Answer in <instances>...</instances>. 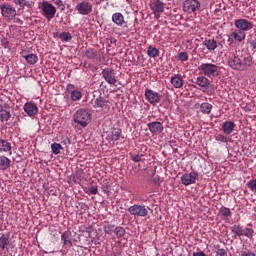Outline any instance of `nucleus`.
I'll return each instance as SVG.
<instances>
[{
  "mask_svg": "<svg viewBox=\"0 0 256 256\" xmlns=\"http://www.w3.org/2000/svg\"><path fill=\"white\" fill-rule=\"evenodd\" d=\"M0 11L2 17L6 21H14L15 17H17V10L15 7L11 6L9 3H4L0 5Z\"/></svg>",
  "mask_w": 256,
  "mask_h": 256,
  "instance_id": "nucleus-4",
  "label": "nucleus"
},
{
  "mask_svg": "<svg viewBox=\"0 0 256 256\" xmlns=\"http://www.w3.org/2000/svg\"><path fill=\"white\" fill-rule=\"evenodd\" d=\"M217 256H227V250L220 248L216 251Z\"/></svg>",
  "mask_w": 256,
  "mask_h": 256,
  "instance_id": "nucleus-49",
  "label": "nucleus"
},
{
  "mask_svg": "<svg viewBox=\"0 0 256 256\" xmlns=\"http://www.w3.org/2000/svg\"><path fill=\"white\" fill-rule=\"evenodd\" d=\"M234 129H235V122L233 121H226L222 124V131L225 135H231Z\"/></svg>",
  "mask_w": 256,
  "mask_h": 256,
  "instance_id": "nucleus-20",
  "label": "nucleus"
},
{
  "mask_svg": "<svg viewBox=\"0 0 256 256\" xmlns=\"http://www.w3.org/2000/svg\"><path fill=\"white\" fill-rule=\"evenodd\" d=\"M97 107H98V112L101 111L102 115H105L107 111H109V106L107 105V100L104 98H99L97 101Z\"/></svg>",
  "mask_w": 256,
  "mask_h": 256,
  "instance_id": "nucleus-22",
  "label": "nucleus"
},
{
  "mask_svg": "<svg viewBox=\"0 0 256 256\" xmlns=\"http://www.w3.org/2000/svg\"><path fill=\"white\" fill-rule=\"evenodd\" d=\"M203 45L206 46L208 51H215V49H217V47H218L217 40H215V39H206L203 42Z\"/></svg>",
  "mask_w": 256,
  "mask_h": 256,
  "instance_id": "nucleus-25",
  "label": "nucleus"
},
{
  "mask_svg": "<svg viewBox=\"0 0 256 256\" xmlns=\"http://www.w3.org/2000/svg\"><path fill=\"white\" fill-rule=\"evenodd\" d=\"M213 109V105L209 104L207 102H204L200 105V111L201 113H203L204 115H209V113H211Z\"/></svg>",
  "mask_w": 256,
  "mask_h": 256,
  "instance_id": "nucleus-29",
  "label": "nucleus"
},
{
  "mask_svg": "<svg viewBox=\"0 0 256 256\" xmlns=\"http://www.w3.org/2000/svg\"><path fill=\"white\" fill-rule=\"evenodd\" d=\"M117 43V40L115 38L110 39V45H115Z\"/></svg>",
  "mask_w": 256,
  "mask_h": 256,
  "instance_id": "nucleus-55",
  "label": "nucleus"
},
{
  "mask_svg": "<svg viewBox=\"0 0 256 256\" xmlns=\"http://www.w3.org/2000/svg\"><path fill=\"white\" fill-rule=\"evenodd\" d=\"M179 61H189V54L187 52H180L178 54Z\"/></svg>",
  "mask_w": 256,
  "mask_h": 256,
  "instance_id": "nucleus-41",
  "label": "nucleus"
},
{
  "mask_svg": "<svg viewBox=\"0 0 256 256\" xmlns=\"http://www.w3.org/2000/svg\"><path fill=\"white\" fill-rule=\"evenodd\" d=\"M195 83L196 85H198V87H201L202 89H209V87H211V80H209V78H207L205 74L198 76Z\"/></svg>",
  "mask_w": 256,
  "mask_h": 256,
  "instance_id": "nucleus-14",
  "label": "nucleus"
},
{
  "mask_svg": "<svg viewBox=\"0 0 256 256\" xmlns=\"http://www.w3.org/2000/svg\"><path fill=\"white\" fill-rule=\"evenodd\" d=\"M170 83L174 89H181L183 87V78L179 74H174L170 78Z\"/></svg>",
  "mask_w": 256,
  "mask_h": 256,
  "instance_id": "nucleus-18",
  "label": "nucleus"
},
{
  "mask_svg": "<svg viewBox=\"0 0 256 256\" xmlns=\"http://www.w3.org/2000/svg\"><path fill=\"white\" fill-rule=\"evenodd\" d=\"M10 241L9 237H6L5 235H2L0 237V249L1 251H5V249H9Z\"/></svg>",
  "mask_w": 256,
  "mask_h": 256,
  "instance_id": "nucleus-28",
  "label": "nucleus"
},
{
  "mask_svg": "<svg viewBox=\"0 0 256 256\" xmlns=\"http://www.w3.org/2000/svg\"><path fill=\"white\" fill-rule=\"evenodd\" d=\"M114 233L116 235V237L121 238L125 235V228L118 226L114 229Z\"/></svg>",
  "mask_w": 256,
  "mask_h": 256,
  "instance_id": "nucleus-37",
  "label": "nucleus"
},
{
  "mask_svg": "<svg viewBox=\"0 0 256 256\" xmlns=\"http://www.w3.org/2000/svg\"><path fill=\"white\" fill-rule=\"evenodd\" d=\"M193 256H207V254H205V252L200 251V252H194Z\"/></svg>",
  "mask_w": 256,
  "mask_h": 256,
  "instance_id": "nucleus-52",
  "label": "nucleus"
},
{
  "mask_svg": "<svg viewBox=\"0 0 256 256\" xmlns=\"http://www.w3.org/2000/svg\"><path fill=\"white\" fill-rule=\"evenodd\" d=\"M251 65H253V57H245L242 62V71H247V68L251 67Z\"/></svg>",
  "mask_w": 256,
  "mask_h": 256,
  "instance_id": "nucleus-32",
  "label": "nucleus"
},
{
  "mask_svg": "<svg viewBox=\"0 0 256 256\" xmlns=\"http://www.w3.org/2000/svg\"><path fill=\"white\" fill-rule=\"evenodd\" d=\"M104 231L108 235H112L113 233H115V226L108 224V225L104 226Z\"/></svg>",
  "mask_w": 256,
  "mask_h": 256,
  "instance_id": "nucleus-40",
  "label": "nucleus"
},
{
  "mask_svg": "<svg viewBox=\"0 0 256 256\" xmlns=\"http://www.w3.org/2000/svg\"><path fill=\"white\" fill-rule=\"evenodd\" d=\"M152 11L155 14V17L159 19V15L165 11V4L160 0H156L153 2Z\"/></svg>",
  "mask_w": 256,
  "mask_h": 256,
  "instance_id": "nucleus-13",
  "label": "nucleus"
},
{
  "mask_svg": "<svg viewBox=\"0 0 256 256\" xmlns=\"http://www.w3.org/2000/svg\"><path fill=\"white\" fill-rule=\"evenodd\" d=\"M5 109H3V105L0 104V113L3 112Z\"/></svg>",
  "mask_w": 256,
  "mask_h": 256,
  "instance_id": "nucleus-57",
  "label": "nucleus"
},
{
  "mask_svg": "<svg viewBox=\"0 0 256 256\" xmlns=\"http://www.w3.org/2000/svg\"><path fill=\"white\" fill-rule=\"evenodd\" d=\"M230 229L236 237H243L245 235V230H243V226L240 224H235Z\"/></svg>",
  "mask_w": 256,
  "mask_h": 256,
  "instance_id": "nucleus-26",
  "label": "nucleus"
},
{
  "mask_svg": "<svg viewBox=\"0 0 256 256\" xmlns=\"http://www.w3.org/2000/svg\"><path fill=\"white\" fill-rule=\"evenodd\" d=\"M61 241L63 242L64 247L66 248L73 247V242L71 241V232L66 231L62 233Z\"/></svg>",
  "mask_w": 256,
  "mask_h": 256,
  "instance_id": "nucleus-21",
  "label": "nucleus"
},
{
  "mask_svg": "<svg viewBox=\"0 0 256 256\" xmlns=\"http://www.w3.org/2000/svg\"><path fill=\"white\" fill-rule=\"evenodd\" d=\"M11 167V160L6 156L0 155V171H7Z\"/></svg>",
  "mask_w": 256,
  "mask_h": 256,
  "instance_id": "nucleus-24",
  "label": "nucleus"
},
{
  "mask_svg": "<svg viewBox=\"0 0 256 256\" xmlns=\"http://www.w3.org/2000/svg\"><path fill=\"white\" fill-rule=\"evenodd\" d=\"M102 191L103 193H109V186H108V182H106L103 186H102Z\"/></svg>",
  "mask_w": 256,
  "mask_h": 256,
  "instance_id": "nucleus-51",
  "label": "nucleus"
},
{
  "mask_svg": "<svg viewBox=\"0 0 256 256\" xmlns=\"http://www.w3.org/2000/svg\"><path fill=\"white\" fill-rule=\"evenodd\" d=\"M55 5L60 9V11H65V4H63L62 0H56Z\"/></svg>",
  "mask_w": 256,
  "mask_h": 256,
  "instance_id": "nucleus-45",
  "label": "nucleus"
},
{
  "mask_svg": "<svg viewBox=\"0 0 256 256\" xmlns=\"http://www.w3.org/2000/svg\"><path fill=\"white\" fill-rule=\"evenodd\" d=\"M234 25L236 29L242 31L243 33H245V31H251V29L255 27V24H253V22L244 18L235 20Z\"/></svg>",
  "mask_w": 256,
  "mask_h": 256,
  "instance_id": "nucleus-7",
  "label": "nucleus"
},
{
  "mask_svg": "<svg viewBox=\"0 0 256 256\" xmlns=\"http://www.w3.org/2000/svg\"><path fill=\"white\" fill-rule=\"evenodd\" d=\"M199 71H202L205 77L209 79H214V77H219V66L213 63H203L198 67Z\"/></svg>",
  "mask_w": 256,
  "mask_h": 256,
  "instance_id": "nucleus-2",
  "label": "nucleus"
},
{
  "mask_svg": "<svg viewBox=\"0 0 256 256\" xmlns=\"http://www.w3.org/2000/svg\"><path fill=\"white\" fill-rule=\"evenodd\" d=\"M51 149H52V153H54V155H59V153H61V149H63V147L59 143H53V144H51Z\"/></svg>",
  "mask_w": 256,
  "mask_h": 256,
  "instance_id": "nucleus-36",
  "label": "nucleus"
},
{
  "mask_svg": "<svg viewBox=\"0 0 256 256\" xmlns=\"http://www.w3.org/2000/svg\"><path fill=\"white\" fill-rule=\"evenodd\" d=\"M86 57L88 59H95V57H97V52L95 51V49H88L86 51Z\"/></svg>",
  "mask_w": 256,
  "mask_h": 256,
  "instance_id": "nucleus-39",
  "label": "nucleus"
},
{
  "mask_svg": "<svg viewBox=\"0 0 256 256\" xmlns=\"http://www.w3.org/2000/svg\"><path fill=\"white\" fill-rule=\"evenodd\" d=\"M76 11H78L80 15H89V13H91V4H89V2L83 1L77 4Z\"/></svg>",
  "mask_w": 256,
  "mask_h": 256,
  "instance_id": "nucleus-15",
  "label": "nucleus"
},
{
  "mask_svg": "<svg viewBox=\"0 0 256 256\" xmlns=\"http://www.w3.org/2000/svg\"><path fill=\"white\" fill-rule=\"evenodd\" d=\"M90 193H91L92 195H97V187H91V188H90Z\"/></svg>",
  "mask_w": 256,
  "mask_h": 256,
  "instance_id": "nucleus-53",
  "label": "nucleus"
},
{
  "mask_svg": "<svg viewBox=\"0 0 256 256\" xmlns=\"http://www.w3.org/2000/svg\"><path fill=\"white\" fill-rule=\"evenodd\" d=\"M17 21H21L20 19H17Z\"/></svg>",
  "mask_w": 256,
  "mask_h": 256,
  "instance_id": "nucleus-59",
  "label": "nucleus"
},
{
  "mask_svg": "<svg viewBox=\"0 0 256 256\" xmlns=\"http://www.w3.org/2000/svg\"><path fill=\"white\" fill-rule=\"evenodd\" d=\"M228 65L231 69H236L237 71H242L243 69V61L239 59V57L232 55L228 58Z\"/></svg>",
  "mask_w": 256,
  "mask_h": 256,
  "instance_id": "nucleus-11",
  "label": "nucleus"
},
{
  "mask_svg": "<svg viewBox=\"0 0 256 256\" xmlns=\"http://www.w3.org/2000/svg\"><path fill=\"white\" fill-rule=\"evenodd\" d=\"M141 159H143V154H136V155H132L131 160L134 163H140Z\"/></svg>",
  "mask_w": 256,
  "mask_h": 256,
  "instance_id": "nucleus-44",
  "label": "nucleus"
},
{
  "mask_svg": "<svg viewBox=\"0 0 256 256\" xmlns=\"http://www.w3.org/2000/svg\"><path fill=\"white\" fill-rule=\"evenodd\" d=\"M23 58L29 63V65H35L39 61V57L36 54L24 55Z\"/></svg>",
  "mask_w": 256,
  "mask_h": 256,
  "instance_id": "nucleus-31",
  "label": "nucleus"
},
{
  "mask_svg": "<svg viewBox=\"0 0 256 256\" xmlns=\"http://www.w3.org/2000/svg\"><path fill=\"white\" fill-rule=\"evenodd\" d=\"M59 39H61V41H65L66 43H68V41H71V39H73V36H71L69 32H62L59 35Z\"/></svg>",
  "mask_w": 256,
  "mask_h": 256,
  "instance_id": "nucleus-35",
  "label": "nucleus"
},
{
  "mask_svg": "<svg viewBox=\"0 0 256 256\" xmlns=\"http://www.w3.org/2000/svg\"><path fill=\"white\" fill-rule=\"evenodd\" d=\"M150 209L149 206L143 204H134L128 208V213L133 217H147Z\"/></svg>",
  "mask_w": 256,
  "mask_h": 256,
  "instance_id": "nucleus-3",
  "label": "nucleus"
},
{
  "mask_svg": "<svg viewBox=\"0 0 256 256\" xmlns=\"http://www.w3.org/2000/svg\"><path fill=\"white\" fill-rule=\"evenodd\" d=\"M112 21L118 27H123V25H125V17L120 12H116L112 15Z\"/></svg>",
  "mask_w": 256,
  "mask_h": 256,
  "instance_id": "nucleus-19",
  "label": "nucleus"
},
{
  "mask_svg": "<svg viewBox=\"0 0 256 256\" xmlns=\"http://www.w3.org/2000/svg\"><path fill=\"white\" fill-rule=\"evenodd\" d=\"M0 45L4 47V49H9V40H7V38H2L0 40Z\"/></svg>",
  "mask_w": 256,
  "mask_h": 256,
  "instance_id": "nucleus-46",
  "label": "nucleus"
},
{
  "mask_svg": "<svg viewBox=\"0 0 256 256\" xmlns=\"http://www.w3.org/2000/svg\"><path fill=\"white\" fill-rule=\"evenodd\" d=\"M106 139H108L109 143L111 141H119L121 139V130L114 129L111 133L107 134Z\"/></svg>",
  "mask_w": 256,
  "mask_h": 256,
  "instance_id": "nucleus-23",
  "label": "nucleus"
},
{
  "mask_svg": "<svg viewBox=\"0 0 256 256\" xmlns=\"http://www.w3.org/2000/svg\"><path fill=\"white\" fill-rule=\"evenodd\" d=\"M12 2L16 7H20V9H25V7H27V9H33L35 5V2L31 0H12Z\"/></svg>",
  "mask_w": 256,
  "mask_h": 256,
  "instance_id": "nucleus-16",
  "label": "nucleus"
},
{
  "mask_svg": "<svg viewBox=\"0 0 256 256\" xmlns=\"http://www.w3.org/2000/svg\"><path fill=\"white\" fill-rule=\"evenodd\" d=\"M145 97L148 103L151 105H157V103H160L161 101V96H159V93L149 88L145 89Z\"/></svg>",
  "mask_w": 256,
  "mask_h": 256,
  "instance_id": "nucleus-8",
  "label": "nucleus"
},
{
  "mask_svg": "<svg viewBox=\"0 0 256 256\" xmlns=\"http://www.w3.org/2000/svg\"><path fill=\"white\" fill-rule=\"evenodd\" d=\"M147 55L148 57H152L153 59H155V57H159V49L153 46H149L147 48Z\"/></svg>",
  "mask_w": 256,
  "mask_h": 256,
  "instance_id": "nucleus-33",
  "label": "nucleus"
},
{
  "mask_svg": "<svg viewBox=\"0 0 256 256\" xmlns=\"http://www.w3.org/2000/svg\"><path fill=\"white\" fill-rule=\"evenodd\" d=\"M67 143H71V140L67 139Z\"/></svg>",
  "mask_w": 256,
  "mask_h": 256,
  "instance_id": "nucleus-58",
  "label": "nucleus"
},
{
  "mask_svg": "<svg viewBox=\"0 0 256 256\" xmlns=\"http://www.w3.org/2000/svg\"><path fill=\"white\" fill-rule=\"evenodd\" d=\"M102 77L109 83L110 85H115L117 83V79H115V72L111 68L103 69Z\"/></svg>",
  "mask_w": 256,
  "mask_h": 256,
  "instance_id": "nucleus-10",
  "label": "nucleus"
},
{
  "mask_svg": "<svg viewBox=\"0 0 256 256\" xmlns=\"http://www.w3.org/2000/svg\"><path fill=\"white\" fill-rule=\"evenodd\" d=\"M199 7H201V3L198 0H186L184 2V11L186 13H195Z\"/></svg>",
  "mask_w": 256,
  "mask_h": 256,
  "instance_id": "nucleus-9",
  "label": "nucleus"
},
{
  "mask_svg": "<svg viewBox=\"0 0 256 256\" xmlns=\"http://www.w3.org/2000/svg\"><path fill=\"white\" fill-rule=\"evenodd\" d=\"M8 151H11V143L9 141L1 139L0 140V152L1 153H8Z\"/></svg>",
  "mask_w": 256,
  "mask_h": 256,
  "instance_id": "nucleus-27",
  "label": "nucleus"
},
{
  "mask_svg": "<svg viewBox=\"0 0 256 256\" xmlns=\"http://www.w3.org/2000/svg\"><path fill=\"white\" fill-rule=\"evenodd\" d=\"M232 37L233 39H235V41H239V43H241V41H245V37H247V34L239 30L238 32H232Z\"/></svg>",
  "mask_w": 256,
  "mask_h": 256,
  "instance_id": "nucleus-30",
  "label": "nucleus"
},
{
  "mask_svg": "<svg viewBox=\"0 0 256 256\" xmlns=\"http://www.w3.org/2000/svg\"><path fill=\"white\" fill-rule=\"evenodd\" d=\"M91 123V113L86 109H79L73 115L72 126L74 129H81L88 126Z\"/></svg>",
  "mask_w": 256,
  "mask_h": 256,
  "instance_id": "nucleus-1",
  "label": "nucleus"
},
{
  "mask_svg": "<svg viewBox=\"0 0 256 256\" xmlns=\"http://www.w3.org/2000/svg\"><path fill=\"white\" fill-rule=\"evenodd\" d=\"M223 43H225V40H222L221 42H219L218 45H219L220 47H223Z\"/></svg>",
  "mask_w": 256,
  "mask_h": 256,
  "instance_id": "nucleus-56",
  "label": "nucleus"
},
{
  "mask_svg": "<svg viewBox=\"0 0 256 256\" xmlns=\"http://www.w3.org/2000/svg\"><path fill=\"white\" fill-rule=\"evenodd\" d=\"M147 127L150 133H163V124L161 122H150Z\"/></svg>",
  "mask_w": 256,
  "mask_h": 256,
  "instance_id": "nucleus-17",
  "label": "nucleus"
},
{
  "mask_svg": "<svg viewBox=\"0 0 256 256\" xmlns=\"http://www.w3.org/2000/svg\"><path fill=\"white\" fill-rule=\"evenodd\" d=\"M11 119V112L9 110H4L0 112V121L3 123L4 121H9Z\"/></svg>",
  "mask_w": 256,
  "mask_h": 256,
  "instance_id": "nucleus-34",
  "label": "nucleus"
},
{
  "mask_svg": "<svg viewBox=\"0 0 256 256\" xmlns=\"http://www.w3.org/2000/svg\"><path fill=\"white\" fill-rule=\"evenodd\" d=\"M248 187L252 191H256V178L248 182Z\"/></svg>",
  "mask_w": 256,
  "mask_h": 256,
  "instance_id": "nucleus-47",
  "label": "nucleus"
},
{
  "mask_svg": "<svg viewBox=\"0 0 256 256\" xmlns=\"http://www.w3.org/2000/svg\"><path fill=\"white\" fill-rule=\"evenodd\" d=\"M221 215H223V217H229L231 216V209L224 207L220 210Z\"/></svg>",
  "mask_w": 256,
  "mask_h": 256,
  "instance_id": "nucleus-43",
  "label": "nucleus"
},
{
  "mask_svg": "<svg viewBox=\"0 0 256 256\" xmlns=\"http://www.w3.org/2000/svg\"><path fill=\"white\" fill-rule=\"evenodd\" d=\"M216 141H219L220 143H227V138L224 135L218 134L216 136Z\"/></svg>",
  "mask_w": 256,
  "mask_h": 256,
  "instance_id": "nucleus-48",
  "label": "nucleus"
},
{
  "mask_svg": "<svg viewBox=\"0 0 256 256\" xmlns=\"http://www.w3.org/2000/svg\"><path fill=\"white\" fill-rule=\"evenodd\" d=\"M198 178H199V173L192 171L190 173H184L180 179H181L182 185H185V187H189V185H194V183H196Z\"/></svg>",
  "mask_w": 256,
  "mask_h": 256,
  "instance_id": "nucleus-6",
  "label": "nucleus"
},
{
  "mask_svg": "<svg viewBox=\"0 0 256 256\" xmlns=\"http://www.w3.org/2000/svg\"><path fill=\"white\" fill-rule=\"evenodd\" d=\"M81 97H82L81 91L74 90L71 92L72 101H79V99H81Z\"/></svg>",
  "mask_w": 256,
  "mask_h": 256,
  "instance_id": "nucleus-38",
  "label": "nucleus"
},
{
  "mask_svg": "<svg viewBox=\"0 0 256 256\" xmlns=\"http://www.w3.org/2000/svg\"><path fill=\"white\" fill-rule=\"evenodd\" d=\"M23 109L29 117H33V115H37V113H39V108L37 107V104H35V102L25 103Z\"/></svg>",
  "mask_w": 256,
  "mask_h": 256,
  "instance_id": "nucleus-12",
  "label": "nucleus"
},
{
  "mask_svg": "<svg viewBox=\"0 0 256 256\" xmlns=\"http://www.w3.org/2000/svg\"><path fill=\"white\" fill-rule=\"evenodd\" d=\"M241 256H256L254 252L251 251H242Z\"/></svg>",
  "mask_w": 256,
  "mask_h": 256,
  "instance_id": "nucleus-50",
  "label": "nucleus"
},
{
  "mask_svg": "<svg viewBox=\"0 0 256 256\" xmlns=\"http://www.w3.org/2000/svg\"><path fill=\"white\" fill-rule=\"evenodd\" d=\"M250 46H251L252 49H256V40H252L250 42Z\"/></svg>",
  "mask_w": 256,
  "mask_h": 256,
  "instance_id": "nucleus-54",
  "label": "nucleus"
},
{
  "mask_svg": "<svg viewBox=\"0 0 256 256\" xmlns=\"http://www.w3.org/2000/svg\"><path fill=\"white\" fill-rule=\"evenodd\" d=\"M56 13H57V8H55L53 4L49 2L42 3V15L47 19V21H51V19L55 17Z\"/></svg>",
  "mask_w": 256,
  "mask_h": 256,
  "instance_id": "nucleus-5",
  "label": "nucleus"
},
{
  "mask_svg": "<svg viewBox=\"0 0 256 256\" xmlns=\"http://www.w3.org/2000/svg\"><path fill=\"white\" fill-rule=\"evenodd\" d=\"M255 233V230L251 228H245L244 236L248 237V239H251Z\"/></svg>",
  "mask_w": 256,
  "mask_h": 256,
  "instance_id": "nucleus-42",
  "label": "nucleus"
}]
</instances>
